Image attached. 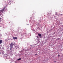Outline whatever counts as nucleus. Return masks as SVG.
Here are the masks:
<instances>
[{
    "instance_id": "f257e3e1",
    "label": "nucleus",
    "mask_w": 63,
    "mask_h": 63,
    "mask_svg": "<svg viewBox=\"0 0 63 63\" xmlns=\"http://www.w3.org/2000/svg\"><path fill=\"white\" fill-rule=\"evenodd\" d=\"M7 8H4L2 9V10H1L0 11V16H1L2 15V13H2L3 11H5L6 10H7Z\"/></svg>"
},
{
    "instance_id": "39448f33",
    "label": "nucleus",
    "mask_w": 63,
    "mask_h": 63,
    "mask_svg": "<svg viewBox=\"0 0 63 63\" xmlns=\"http://www.w3.org/2000/svg\"><path fill=\"white\" fill-rule=\"evenodd\" d=\"M39 36V37H42V35H41V34L40 33H39L38 34Z\"/></svg>"
},
{
    "instance_id": "6e6552de",
    "label": "nucleus",
    "mask_w": 63,
    "mask_h": 63,
    "mask_svg": "<svg viewBox=\"0 0 63 63\" xmlns=\"http://www.w3.org/2000/svg\"><path fill=\"white\" fill-rule=\"evenodd\" d=\"M58 56H59H59H60V55H58Z\"/></svg>"
},
{
    "instance_id": "7ed1b4c3",
    "label": "nucleus",
    "mask_w": 63,
    "mask_h": 63,
    "mask_svg": "<svg viewBox=\"0 0 63 63\" xmlns=\"http://www.w3.org/2000/svg\"><path fill=\"white\" fill-rule=\"evenodd\" d=\"M16 49H19V46H17L16 47Z\"/></svg>"
},
{
    "instance_id": "9b49d317",
    "label": "nucleus",
    "mask_w": 63,
    "mask_h": 63,
    "mask_svg": "<svg viewBox=\"0 0 63 63\" xmlns=\"http://www.w3.org/2000/svg\"><path fill=\"white\" fill-rule=\"evenodd\" d=\"M0 19H1V18H0Z\"/></svg>"
},
{
    "instance_id": "ddd939ff",
    "label": "nucleus",
    "mask_w": 63,
    "mask_h": 63,
    "mask_svg": "<svg viewBox=\"0 0 63 63\" xmlns=\"http://www.w3.org/2000/svg\"><path fill=\"white\" fill-rule=\"evenodd\" d=\"M61 15H62V14H61Z\"/></svg>"
},
{
    "instance_id": "f03ea898",
    "label": "nucleus",
    "mask_w": 63,
    "mask_h": 63,
    "mask_svg": "<svg viewBox=\"0 0 63 63\" xmlns=\"http://www.w3.org/2000/svg\"><path fill=\"white\" fill-rule=\"evenodd\" d=\"M14 45V43H11L10 44V50H12V48L13 47Z\"/></svg>"
},
{
    "instance_id": "9d476101",
    "label": "nucleus",
    "mask_w": 63,
    "mask_h": 63,
    "mask_svg": "<svg viewBox=\"0 0 63 63\" xmlns=\"http://www.w3.org/2000/svg\"><path fill=\"white\" fill-rule=\"evenodd\" d=\"M3 53V54H4V53Z\"/></svg>"
},
{
    "instance_id": "1a4fd4ad",
    "label": "nucleus",
    "mask_w": 63,
    "mask_h": 63,
    "mask_svg": "<svg viewBox=\"0 0 63 63\" xmlns=\"http://www.w3.org/2000/svg\"><path fill=\"white\" fill-rule=\"evenodd\" d=\"M37 54H35V55H37Z\"/></svg>"
},
{
    "instance_id": "f8f14e48",
    "label": "nucleus",
    "mask_w": 63,
    "mask_h": 63,
    "mask_svg": "<svg viewBox=\"0 0 63 63\" xmlns=\"http://www.w3.org/2000/svg\"><path fill=\"white\" fill-rule=\"evenodd\" d=\"M55 62H56L55 61Z\"/></svg>"
},
{
    "instance_id": "423d86ee",
    "label": "nucleus",
    "mask_w": 63,
    "mask_h": 63,
    "mask_svg": "<svg viewBox=\"0 0 63 63\" xmlns=\"http://www.w3.org/2000/svg\"><path fill=\"white\" fill-rule=\"evenodd\" d=\"M2 43V41L0 40V44H1Z\"/></svg>"
},
{
    "instance_id": "20e7f679",
    "label": "nucleus",
    "mask_w": 63,
    "mask_h": 63,
    "mask_svg": "<svg viewBox=\"0 0 63 63\" xmlns=\"http://www.w3.org/2000/svg\"><path fill=\"white\" fill-rule=\"evenodd\" d=\"M13 38L14 39H16H16H17V38L16 37H13Z\"/></svg>"
},
{
    "instance_id": "0eeeda50",
    "label": "nucleus",
    "mask_w": 63,
    "mask_h": 63,
    "mask_svg": "<svg viewBox=\"0 0 63 63\" xmlns=\"http://www.w3.org/2000/svg\"><path fill=\"white\" fill-rule=\"evenodd\" d=\"M21 60V58H19V59H18L17 60L18 61H19V60Z\"/></svg>"
}]
</instances>
